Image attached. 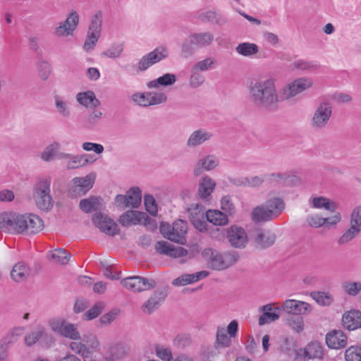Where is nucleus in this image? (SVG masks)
Segmentation results:
<instances>
[{
  "label": "nucleus",
  "instance_id": "f257e3e1",
  "mask_svg": "<svg viewBox=\"0 0 361 361\" xmlns=\"http://www.w3.org/2000/svg\"><path fill=\"white\" fill-rule=\"evenodd\" d=\"M43 221L37 215L12 212L0 213V231L11 234H35L42 230Z\"/></svg>",
  "mask_w": 361,
  "mask_h": 361
},
{
  "label": "nucleus",
  "instance_id": "f03ea898",
  "mask_svg": "<svg viewBox=\"0 0 361 361\" xmlns=\"http://www.w3.org/2000/svg\"><path fill=\"white\" fill-rule=\"evenodd\" d=\"M249 96L252 104L262 111H275L279 108L281 96L272 78L252 82L249 87Z\"/></svg>",
  "mask_w": 361,
  "mask_h": 361
},
{
  "label": "nucleus",
  "instance_id": "7ed1b4c3",
  "mask_svg": "<svg viewBox=\"0 0 361 361\" xmlns=\"http://www.w3.org/2000/svg\"><path fill=\"white\" fill-rule=\"evenodd\" d=\"M51 183L50 176H41L37 179L33 186L34 200L37 207L42 211L48 212L54 206V200L51 195Z\"/></svg>",
  "mask_w": 361,
  "mask_h": 361
},
{
  "label": "nucleus",
  "instance_id": "20e7f679",
  "mask_svg": "<svg viewBox=\"0 0 361 361\" xmlns=\"http://www.w3.org/2000/svg\"><path fill=\"white\" fill-rule=\"evenodd\" d=\"M202 256L207 259L208 266L214 270H224L233 265L238 259L235 252L221 253L212 248L204 249Z\"/></svg>",
  "mask_w": 361,
  "mask_h": 361
},
{
  "label": "nucleus",
  "instance_id": "39448f33",
  "mask_svg": "<svg viewBox=\"0 0 361 361\" xmlns=\"http://www.w3.org/2000/svg\"><path fill=\"white\" fill-rule=\"evenodd\" d=\"M169 55V51L166 47L163 46L159 47L142 56L137 64L126 66L124 68L130 73L136 72L138 73L139 72H144L154 64L166 59Z\"/></svg>",
  "mask_w": 361,
  "mask_h": 361
},
{
  "label": "nucleus",
  "instance_id": "423d86ee",
  "mask_svg": "<svg viewBox=\"0 0 361 361\" xmlns=\"http://www.w3.org/2000/svg\"><path fill=\"white\" fill-rule=\"evenodd\" d=\"M48 325L53 332L73 341L82 339L77 324L71 323L61 317H53L49 319Z\"/></svg>",
  "mask_w": 361,
  "mask_h": 361
},
{
  "label": "nucleus",
  "instance_id": "0eeeda50",
  "mask_svg": "<svg viewBox=\"0 0 361 361\" xmlns=\"http://www.w3.org/2000/svg\"><path fill=\"white\" fill-rule=\"evenodd\" d=\"M102 24L103 13L101 10H98L92 16L90 19L86 39L82 46L85 51L92 50L96 46L101 36Z\"/></svg>",
  "mask_w": 361,
  "mask_h": 361
},
{
  "label": "nucleus",
  "instance_id": "6e6552de",
  "mask_svg": "<svg viewBox=\"0 0 361 361\" xmlns=\"http://www.w3.org/2000/svg\"><path fill=\"white\" fill-rule=\"evenodd\" d=\"M187 231L188 224L182 219L174 221L172 225L162 223L160 226V232L164 238L180 245L186 242Z\"/></svg>",
  "mask_w": 361,
  "mask_h": 361
},
{
  "label": "nucleus",
  "instance_id": "1a4fd4ad",
  "mask_svg": "<svg viewBox=\"0 0 361 361\" xmlns=\"http://www.w3.org/2000/svg\"><path fill=\"white\" fill-rule=\"evenodd\" d=\"M313 85L312 79L306 77L298 78L283 86L280 90L281 99L288 100Z\"/></svg>",
  "mask_w": 361,
  "mask_h": 361
},
{
  "label": "nucleus",
  "instance_id": "9d476101",
  "mask_svg": "<svg viewBox=\"0 0 361 361\" xmlns=\"http://www.w3.org/2000/svg\"><path fill=\"white\" fill-rule=\"evenodd\" d=\"M332 114V106L329 102H322L316 107L310 119L311 127L316 130L324 129Z\"/></svg>",
  "mask_w": 361,
  "mask_h": 361
},
{
  "label": "nucleus",
  "instance_id": "9b49d317",
  "mask_svg": "<svg viewBox=\"0 0 361 361\" xmlns=\"http://www.w3.org/2000/svg\"><path fill=\"white\" fill-rule=\"evenodd\" d=\"M361 232V206H356L351 212L350 227L338 239L340 245H345L357 237Z\"/></svg>",
  "mask_w": 361,
  "mask_h": 361
},
{
  "label": "nucleus",
  "instance_id": "f8f14e48",
  "mask_svg": "<svg viewBox=\"0 0 361 361\" xmlns=\"http://www.w3.org/2000/svg\"><path fill=\"white\" fill-rule=\"evenodd\" d=\"M142 200V191L138 187L130 188L126 195H117L115 197V204L120 209L127 207L137 208Z\"/></svg>",
  "mask_w": 361,
  "mask_h": 361
},
{
  "label": "nucleus",
  "instance_id": "ddd939ff",
  "mask_svg": "<svg viewBox=\"0 0 361 361\" xmlns=\"http://www.w3.org/2000/svg\"><path fill=\"white\" fill-rule=\"evenodd\" d=\"M92 220L94 225L107 235L114 236L120 232L118 224L105 214L96 212L92 216Z\"/></svg>",
  "mask_w": 361,
  "mask_h": 361
},
{
  "label": "nucleus",
  "instance_id": "4468645a",
  "mask_svg": "<svg viewBox=\"0 0 361 361\" xmlns=\"http://www.w3.org/2000/svg\"><path fill=\"white\" fill-rule=\"evenodd\" d=\"M79 24V16L75 11H72L66 19L61 22L54 31V35L58 37H66L73 35Z\"/></svg>",
  "mask_w": 361,
  "mask_h": 361
},
{
  "label": "nucleus",
  "instance_id": "2eb2a0df",
  "mask_svg": "<svg viewBox=\"0 0 361 361\" xmlns=\"http://www.w3.org/2000/svg\"><path fill=\"white\" fill-rule=\"evenodd\" d=\"M121 284L133 292H141L153 288L156 282L141 276H129L121 281Z\"/></svg>",
  "mask_w": 361,
  "mask_h": 361
},
{
  "label": "nucleus",
  "instance_id": "dca6fc26",
  "mask_svg": "<svg viewBox=\"0 0 361 361\" xmlns=\"http://www.w3.org/2000/svg\"><path fill=\"white\" fill-rule=\"evenodd\" d=\"M214 137L213 133L203 128L193 130L188 136L186 146L189 149H195L209 142Z\"/></svg>",
  "mask_w": 361,
  "mask_h": 361
},
{
  "label": "nucleus",
  "instance_id": "f3484780",
  "mask_svg": "<svg viewBox=\"0 0 361 361\" xmlns=\"http://www.w3.org/2000/svg\"><path fill=\"white\" fill-rule=\"evenodd\" d=\"M118 221L123 226H128L130 224L136 225L138 224L147 225L150 223L151 218L145 212L129 210L121 215Z\"/></svg>",
  "mask_w": 361,
  "mask_h": 361
},
{
  "label": "nucleus",
  "instance_id": "a211bd4d",
  "mask_svg": "<svg viewBox=\"0 0 361 361\" xmlns=\"http://www.w3.org/2000/svg\"><path fill=\"white\" fill-rule=\"evenodd\" d=\"M227 238L231 246L236 248L245 247L248 242L245 229L237 225L231 226L228 228Z\"/></svg>",
  "mask_w": 361,
  "mask_h": 361
},
{
  "label": "nucleus",
  "instance_id": "6ab92c4d",
  "mask_svg": "<svg viewBox=\"0 0 361 361\" xmlns=\"http://www.w3.org/2000/svg\"><path fill=\"white\" fill-rule=\"evenodd\" d=\"M281 308L286 313L295 316L307 314L312 312V307L309 303L293 299L286 300Z\"/></svg>",
  "mask_w": 361,
  "mask_h": 361
},
{
  "label": "nucleus",
  "instance_id": "aec40b11",
  "mask_svg": "<svg viewBox=\"0 0 361 361\" xmlns=\"http://www.w3.org/2000/svg\"><path fill=\"white\" fill-rule=\"evenodd\" d=\"M219 164V159L214 154H207L198 159L193 169V174L199 176L203 171H210Z\"/></svg>",
  "mask_w": 361,
  "mask_h": 361
},
{
  "label": "nucleus",
  "instance_id": "412c9836",
  "mask_svg": "<svg viewBox=\"0 0 361 361\" xmlns=\"http://www.w3.org/2000/svg\"><path fill=\"white\" fill-rule=\"evenodd\" d=\"M156 251L161 254L173 257H180L188 254L187 250L182 247H175L164 240L158 241L154 246Z\"/></svg>",
  "mask_w": 361,
  "mask_h": 361
},
{
  "label": "nucleus",
  "instance_id": "4be33fe9",
  "mask_svg": "<svg viewBox=\"0 0 361 361\" xmlns=\"http://www.w3.org/2000/svg\"><path fill=\"white\" fill-rule=\"evenodd\" d=\"M95 179L94 173H90L85 177H75L73 179V192L76 195H85L93 186Z\"/></svg>",
  "mask_w": 361,
  "mask_h": 361
},
{
  "label": "nucleus",
  "instance_id": "5701e85b",
  "mask_svg": "<svg viewBox=\"0 0 361 361\" xmlns=\"http://www.w3.org/2000/svg\"><path fill=\"white\" fill-rule=\"evenodd\" d=\"M252 238L255 243L261 248H267L271 246L276 240L274 233L260 228L253 231Z\"/></svg>",
  "mask_w": 361,
  "mask_h": 361
},
{
  "label": "nucleus",
  "instance_id": "b1692460",
  "mask_svg": "<svg viewBox=\"0 0 361 361\" xmlns=\"http://www.w3.org/2000/svg\"><path fill=\"white\" fill-rule=\"evenodd\" d=\"M326 343L332 349H341L347 344V336L341 330H333L326 335Z\"/></svg>",
  "mask_w": 361,
  "mask_h": 361
},
{
  "label": "nucleus",
  "instance_id": "393cba45",
  "mask_svg": "<svg viewBox=\"0 0 361 361\" xmlns=\"http://www.w3.org/2000/svg\"><path fill=\"white\" fill-rule=\"evenodd\" d=\"M166 290L155 291L152 296L143 304L142 309L145 313L150 314L158 309L166 298Z\"/></svg>",
  "mask_w": 361,
  "mask_h": 361
},
{
  "label": "nucleus",
  "instance_id": "a878e982",
  "mask_svg": "<svg viewBox=\"0 0 361 361\" xmlns=\"http://www.w3.org/2000/svg\"><path fill=\"white\" fill-rule=\"evenodd\" d=\"M343 326L349 331H353L361 327V312L352 310L345 312L342 318Z\"/></svg>",
  "mask_w": 361,
  "mask_h": 361
},
{
  "label": "nucleus",
  "instance_id": "bb28decb",
  "mask_svg": "<svg viewBox=\"0 0 361 361\" xmlns=\"http://www.w3.org/2000/svg\"><path fill=\"white\" fill-rule=\"evenodd\" d=\"M209 276V271L203 270L195 274H185L175 279L172 284L176 286H183L190 284L206 278Z\"/></svg>",
  "mask_w": 361,
  "mask_h": 361
},
{
  "label": "nucleus",
  "instance_id": "cd10ccee",
  "mask_svg": "<svg viewBox=\"0 0 361 361\" xmlns=\"http://www.w3.org/2000/svg\"><path fill=\"white\" fill-rule=\"evenodd\" d=\"M215 187V181L209 176H204L198 184V195L202 200H209Z\"/></svg>",
  "mask_w": 361,
  "mask_h": 361
},
{
  "label": "nucleus",
  "instance_id": "c85d7f7f",
  "mask_svg": "<svg viewBox=\"0 0 361 361\" xmlns=\"http://www.w3.org/2000/svg\"><path fill=\"white\" fill-rule=\"evenodd\" d=\"M261 310L264 313L259 318V324L262 326L277 320L280 317L281 308V307L273 308L271 304H267L261 307Z\"/></svg>",
  "mask_w": 361,
  "mask_h": 361
},
{
  "label": "nucleus",
  "instance_id": "c756f323",
  "mask_svg": "<svg viewBox=\"0 0 361 361\" xmlns=\"http://www.w3.org/2000/svg\"><path fill=\"white\" fill-rule=\"evenodd\" d=\"M276 217V212L269 209L264 204L256 207L252 212V220L256 223L269 221Z\"/></svg>",
  "mask_w": 361,
  "mask_h": 361
},
{
  "label": "nucleus",
  "instance_id": "7c9ffc66",
  "mask_svg": "<svg viewBox=\"0 0 361 361\" xmlns=\"http://www.w3.org/2000/svg\"><path fill=\"white\" fill-rule=\"evenodd\" d=\"M77 102L85 107H97L100 105V101L96 97L94 92L88 90L76 94Z\"/></svg>",
  "mask_w": 361,
  "mask_h": 361
},
{
  "label": "nucleus",
  "instance_id": "2f4dec72",
  "mask_svg": "<svg viewBox=\"0 0 361 361\" xmlns=\"http://www.w3.org/2000/svg\"><path fill=\"white\" fill-rule=\"evenodd\" d=\"M197 49L209 47L214 39L210 32H195L190 35Z\"/></svg>",
  "mask_w": 361,
  "mask_h": 361
},
{
  "label": "nucleus",
  "instance_id": "473e14b6",
  "mask_svg": "<svg viewBox=\"0 0 361 361\" xmlns=\"http://www.w3.org/2000/svg\"><path fill=\"white\" fill-rule=\"evenodd\" d=\"M102 199L99 197L90 196V197L80 200V209L85 213H90L99 210L102 207Z\"/></svg>",
  "mask_w": 361,
  "mask_h": 361
},
{
  "label": "nucleus",
  "instance_id": "72a5a7b5",
  "mask_svg": "<svg viewBox=\"0 0 361 361\" xmlns=\"http://www.w3.org/2000/svg\"><path fill=\"white\" fill-rule=\"evenodd\" d=\"M30 268L24 262L16 264L11 271V277L16 282L26 280L30 276Z\"/></svg>",
  "mask_w": 361,
  "mask_h": 361
},
{
  "label": "nucleus",
  "instance_id": "f704fd0d",
  "mask_svg": "<svg viewBox=\"0 0 361 361\" xmlns=\"http://www.w3.org/2000/svg\"><path fill=\"white\" fill-rule=\"evenodd\" d=\"M188 213L191 222L197 228L201 231L202 228L198 226V224H201V219L204 218V214L206 215L203 206L200 204H192L188 208Z\"/></svg>",
  "mask_w": 361,
  "mask_h": 361
},
{
  "label": "nucleus",
  "instance_id": "c9c22d12",
  "mask_svg": "<svg viewBox=\"0 0 361 361\" xmlns=\"http://www.w3.org/2000/svg\"><path fill=\"white\" fill-rule=\"evenodd\" d=\"M231 338L224 327H217L214 342L215 349L229 348L232 343Z\"/></svg>",
  "mask_w": 361,
  "mask_h": 361
},
{
  "label": "nucleus",
  "instance_id": "e433bc0d",
  "mask_svg": "<svg viewBox=\"0 0 361 361\" xmlns=\"http://www.w3.org/2000/svg\"><path fill=\"white\" fill-rule=\"evenodd\" d=\"M176 81V76L173 73H165L162 76L147 82L149 88H157L160 86L166 87L173 85Z\"/></svg>",
  "mask_w": 361,
  "mask_h": 361
},
{
  "label": "nucleus",
  "instance_id": "4c0bfd02",
  "mask_svg": "<svg viewBox=\"0 0 361 361\" xmlns=\"http://www.w3.org/2000/svg\"><path fill=\"white\" fill-rule=\"evenodd\" d=\"M207 221L216 226H225L228 223V216L219 210H208L206 212Z\"/></svg>",
  "mask_w": 361,
  "mask_h": 361
},
{
  "label": "nucleus",
  "instance_id": "58836bf2",
  "mask_svg": "<svg viewBox=\"0 0 361 361\" xmlns=\"http://www.w3.org/2000/svg\"><path fill=\"white\" fill-rule=\"evenodd\" d=\"M54 99L56 112L63 118H68L71 115L69 102L59 95H55Z\"/></svg>",
  "mask_w": 361,
  "mask_h": 361
},
{
  "label": "nucleus",
  "instance_id": "ea45409f",
  "mask_svg": "<svg viewBox=\"0 0 361 361\" xmlns=\"http://www.w3.org/2000/svg\"><path fill=\"white\" fill-rule=\"evenodd\" d=\"M324 351L322 344L317 341L310 343L305 348V356L310 358L321 359L323 357Z\"/></svg>",
  "mask_w": 361,
  "mask_h": 361
},
{
  "label": "nucleus",
  "instance_id": "a19ab883",
  "mask_svg": "<svg viewBox=\"0 0 361 361\" xmlns=\"http://www.w3.org/2000/svg\"><path fill=\"white\" fill-rule=\"evenodd\" d=\"M46 335L44 327L37 326L36 329L27 334L24 338L27 346H32Z\"/></svg>",
  "mask_w": 361,
  "mask_h": 361
},
{
  "label": "nucleus",
  "instance_id": "79ce46f5",
  "mask_svg": "<svg viewBox=\"0 0 361 361\" xmlns=\"http://www.w3.org/2000/svg\"><path fill=\"white\" fill-rule=\"evenodd\" d=\"M197 49L196 45H195L192 39L189 35L180 45V55L185 59L190 58L195 54Z\"/></svg>",
  "mask_w": 361,
  "mask_h": 361
},
{
  "label": "nucleus",
  "instance_id": "37998d69",
  "mask_svg": "<svg viewBox=\"0 0 361 361\" xmlns=\"http://www.w3.org/2000/svg\"><path fill=\"white\" fill-rule=\"evenodd\" d=\"M311 298L319 305L329 306L334 302V297L331 294L324 291H313L310 293Z\"/></svg>",
  "mask_w": 361,
  "mask_h": 361
},
{
  "label": "nucleus",
  "instance_id": "c03bdc74",
  "mask_svg": "<svg viewBox=\"0 0 361 361\" xmlns=\"http://www.w3.org/2000/svg\"><path fill=\"white\" fill-rule=\"evenodd\" d=\"M71 255L62 248L55 249L51 252L49 257L55 263L66 264L71 258Z\"/></svg>",
  "mask_w": 361,
  "mask_h": 361
},
{
  "label": "nucleus",
  "instance_id": "a18cd8bd",
  "mask_svg": "<svg viewBox=\"0 0 361 361\" xmlns=\"http://www.w3.org/2000/svg\"><path fill=\"white\" fill-rule=\"evenodd\" d=\"M235 51L242 56H251L258 52L259 48L256 44L243 42L236 47Z\"/></svg>",
  "mask_w": 361,
  "mask_h": 361
},
{
  "label": "nucleus",
  "instance_id": "49530a36",
  "mask_svg": "<svg viewBox=\"0 0 361 361\" xmlns=\"http://www.w3.org/2000/svg\"><path fill=\"white\" fill-rule=\"evenodd\" d=\"M61 145L57 142L48 145L41 153L40 157L44 161H50L56 158L57 152L60 149Z\"/></svg>",
  "mask_w": 361,
  "mask_h": 361
},
{
  "label": "nucleus",
  "instance_id": "de8ad7c7",
  "mask_svg": "<svg viewBox=\"0 0 361 361\" xmlns=\"http://www.w3.org/2000/svg\"><path fill=\"white\" fill-rule=\"evenodd\" d=\"M269 209L276 212V216H279L285 208L283 200L280 197H272L263 203Z\"/></svg>",
  "mask_w": 361,
  "mask_h": 361
},
{
  "label": "nucleus",
  "instance_id": "09e8293b",
  "mask_svg": "<svg viewBox=\"0 0 361 361\" xmlns=\"http://www.w3.org/2000/svg\"><path fill=\"white\" fill-rule=\"evenodd\" d=\"M87 157L85 154L80 156L72 154L67 161L66 167L68 169H73L86 166L90 162Z\"/></svg>",
  "mask_w": 361,
  "mask_h": 361
},
{
  "label": "nucleus",
  "instance_id": "8fccbe9b",
  "mask_svg": "<svg viewBox=\"0 0 361 361\" xmlns=\"http://www.w3.org/2000/svg\"><path fill=\"white\" fill-rule=\"evenodd\" d=\"M313 207L317 209L324 208L331 212L336 211L337 206L334 202H330L329 199L324 197H314L312 200Z\"/></svg>",
  "mask_w": 361,
  "mask_h": 361
},
{
  "label": "nucleus",
  "instance_id": "3c124183",
  "mask_svg": "<svg viewBox=\"0 0 361 361\" xmlns=\"http://www.w3.org/2000/svg\"><path fill=\"white\" fill-rule=\"evenodd\" d=\"M291 66L293 69L308 71H314L319 68V65L316 61H308L305 60L295 61L291 64Z\"/></svg>",
  "mask_w": 361,
  "mask_h": 361
},
{
  "label": "nucleus",
  "instance_id": "603ef678",
  "mask_svg": "<svg viewBox=\"0 0 361 361\" xmlns=\"http://www.w3.org/2000/svg\"><path fill=\"white\" fill-rule=\"evenodd\" d=\"M342 288L350 296H357L361 292V281H345L342 283Z\"/></svg>",
  "mask_w": 361,
  "mask_h": 361
},
{
  "label": "nucleus",
  "instance_id": "864d4df0",
  "mask_svg": "<svg viewBox=\"0 0 361 361\" xmlns=\"http://www.w3.org/2000/svg\"><path fill=\"white\" fill-rule=\"evenodd\" d=\"M167 100V96L161 92H148V107L164 104Z\"/></svg>",
  "mask_w": 361,
  "mask_h": 361
},
{
  "label": "nucleus",
  "instance_id": "5fc2aeb1",
  "mask_svg": "<svg viewBox=\"0 0 361 361\" xmlns=\"http://www.w3.org/2000/svg\"><path fill=\"white\" fill-rule=\"evenodd\" d=\"M288 177L286 173H281L264 175L265 180L274 185H284Z\"/></svg>",
  "mask_w": 361,
  "mask_h": 361
},
{
  "label": "nucleus",
  "instance_id": "6e6d98bb",
  "mask_svg": "<svg viewBox=\"0 0 361 361\" xmlns=\"http://www.w3.org/2000/svg\"><path fill=\"white\" fill-rule=\"evenodd\" d=\"M345 361H361V347L352 345L346 349L345 353Z\"/></svg>",
  "mask_w": 361,
  "mask_h": 361
},
{
  "label": "nucleus",
  "instance_id": "4d7b16f0",
  "mask_svg": "<svg viewBox=\"0 0 361 361\" xmlns=\"http://www.w3.org/2000/svg\"><path fill=\"white\" fill-rule=\"evenodd\" d=\"M104 276L111 280H118L121 277V271H118L113 266L107 265L101 262Z\"/></svg>",
  "mask_w": 361,
  "mask_h": 361
},
{
  "label": "nucleus",
  "instance_id": "13d9d810",
  "mask_svg": "<svg viewBox=\"0 0 361 361\" xmlns=\"http://www.w3.org/2000/svg\"><path fill=\"white\" fill-rule=\"evenodd\" d=\"M70 349L75 353L81 355L82 357H88L90 351L86 345L81 342L73 341L69 344Z\"/></svg>",
  "mask_w": 361,
  "mask_h": 361
},
{
  "label": "nucleus",
  "instance_id": "bf43d9fd",
  "mask_svg": "<svg viewBox=\"0 0 361 361\" xmlns=\"http://www.w3.org/2000/svg\"><path fill=\"white\" fill-rule=\"evenodd\" d=\"M123 51L122 44H113L106 51L102 53V55L111 59H116L119 57Z\"/></svg>",
  "mask_w": 361,
  "mask_h": 361
},
{
  "label": "nucleus",
  "instance_id": "052dcab7",
  "mask_svg": "<svg viewBox=\"0 0 361 361\" xmlns=\"http://www.w3.org/2000/svg\"><path fill=\"white\" fill-rule=\"evenodd\" d=\"M131 100L142 107H148V92H135L130 97Z\"/></svg>",
  "mask_w": 361,
  "mask_h": 361
},
{
  "label": "nucleus",
  "instance_id": "680f3d73",
  "mask_svg": "<svg viewBox=\"0 0 361 361\" xmlns=\"http://www.w3.org/2000/svg\"><path fill=\"white\" fill-rule=\"evenodd\" d=\"M204 82V77L197 70L193 67L191 69V75L190 78V85L196 88L200 86Z\"/></svg>",
  "mask_w": 361,
  "mask_h": 361
},
{
  "label": "nucleus",
  "instance_id": "e2e57ef3",
  "mask_svg": "<svg viewBox=\"0 0 361 361\" xmlns=\"http://www.w3.org/2000/svg\"><path fill=\"white\" fill-rule=\"evenodd\" d=\"M221 209L228 213V215L235 214V208L230 196L226 195L223 197L221 200Z\"/></svg>",
  "mask_w": 361,
  "mask_h": 361
},
{
  "label": "nucleus",
  "instance_id": "0e129e2a",
  "mask_svg": "<svg viewBox=\"0 0 361 361\" xmlns=\"http://www.w3.org/2000/svg\"><path fill=\"white\" fill-rule=\"evenodd\" d=\"M215 64V61L210 57L206 58L202 61L197 62L192 67L198 71H206L209 68H212Z\"/></svg>",
  "mask_w": 361,
  "mask_h": 361
},
{
  "label": "nucleus",
  "instance_id": "69168bd1",
  "mask_svg": "<svg viewBox=\"0 0 361 361\" xmlns=\"http://www.w3.org/2000/svg\"><path fill=\"white\" fill-rule=\"evenodd\" d=\"M289 326L297 333L301 332L304 329L303 319L300 316H293L288 319Z\"/></svg>",
  "mask_w": 361,
  "mask_h": 361
},
{
  "label": "nucleus",
  "instance_id": "338daca9",
  "mask_svg": "<svg viewBox=\"0 0 361 361\" xmlns=\"http://www.w3.org/2000/svg\"><path fill=\"white\" fill-rule=\"evenodd\" d=\"M38 71L40 78L43 80H46L49 78L51 72V65L48 62L42 61L38 64Z\"/></svg>",
  "mask_w": 361,
  "mask_h": 361
},
{
  "label": "nucleus",
  "instance_id": "774afa93",
  "mask_svg": "<svg viewBox=\"0 0 361 361\" xmlns=\"http://www.w3.org/2000/svg\"><path fill=\"white\" fill-rule=\"evenodd\" d=\"M145 204L146 210L152 216H156L157 213V207L156 201L151 195H145Z\"/></svg>",
  "mask_w": 361,
  "mask_h": 361
}]
</instances>
